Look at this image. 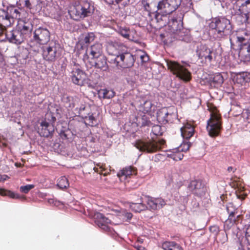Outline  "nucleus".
<instances>
[{"label": "nucleus", "mask_w": 250, "mask_h": 250, "mask_svg": "<svg viewBox=\"0 0 250 250\" xmlns=\"http://www.w3.org/2000/svg\"><path fill=\"white\" fill-rule=\"evenodd\" d=\"M94 10V6L90 2L81 0L72 5L68 10V13L72 19L78 21L91 16Z\"/></svg>", "instance_id": "nucleus-1"}, {"label": "nucleus", "mask_w": 250, "mask_h": 250, "mask_svg": "<svg viewBox=\"0 0 250 250\" xmlns=\"http://www.w3.org/2000/svg\"><path fill=\"white\" fill-rule=\"evenodd\" d=\"M106 50L109 55L116 56L114 62H124L125 58L134 61L133 56L127 52V48L122 43L116 41H109L106 42Z\"/></svg>", "instance_id": "nucleus-2"}, {"label": "nucleus", "mask_w": 250, "mask_h": 250, "mask_svg": "<svg viewBox=\"0 0 250 250\" xmlns=\"http://www.w3.org/2000/svg\"><path fill=\"white\" fill-rule=\"evenodd\" d=\"M231 48L239 52V56L244 62L250 61V40L244 37L237 36L235 42L229 39Z\"/></svg>", "instance_id": "nucleus-3"}, {"label": "nucleus", "mask_w": 250, "mask_h": 250, "mask_svg": "<svg viewBox=\"0 0 250 250\" xmlns=\"http://www.w3.org/2000/svg\"><path fill=\"white\" fill-rule=\"evenodd\" d=\"M23 14V9L16 7H8L7 11L0 10V22L4 26H9L14 22V19L20 20Z\"/></svg>", "instance_id": "nucleus-4"}, {"label": "nucleus", "mask_w": 250, "mask_h": 250, "mask_svg": "<svg viewBox=\"0 0 250 250\" xmlns=\"http://www.w3.org/2000/svg\"><path fill=\"white\" fill-rule=\"evenodd\" d=\"M50 39V33L45 27H39L32 31L29 44L31 47L47 44Z\"/></svg>", "instance_id": "nucleus-5"}, {"label": "nucleus", "mask_w": 250, "mask_h": 250, "mask_svg": "<svg viewBox=\"0 0 250 250\" xmlns=\"http://www.w3.org/2000/svg\"><path fill=\"white\" fill-rule=\"evenodd\" d=\"M209 27L215 29L221 37L228 35L231 30L230 21L224 17L215 18L210 23Z\"/></svg>", "instance_id": "nucleus-6"}, {"label": "nucleus", "mask_w": 250, "mask_h": 250, "mask_svg": "<svg viewBox=\"0 0 250 250\" xmlns=\"http://www.w3.org/2000/svg\"><path fill=\"white\" fill-rule=\"evenodd\" d=\"M207 129L208 134L211 137L217 136L221 128L220 116L217 109L210 113V119L207 122Z\"/></svg>", "instance_id": "nucleus-7"}, {"label": "nucleus", "mask_w": 250, "mask_h": 250, "mask_svg": "<svg viewBox=\"0 0 250 250\" xmlns=\"http://www.w3.org/2000/svg\"><path fill=\"white\" fill-rule=\"evenodd\" d=\"M166 204V201L161 198H154L146 195L142 197V210L146 209H159Z\"/></svg>", "instance_id": "nucleus-8"}, {"label": "nucleus", "mask_w": 250, "mask_h": 250, "mask_svg": "<svg viewBox=\"0 0 250 250\" xmlns=\"http://www.w3.org/2000/svg\"><path fill=\"white\" fill-rule=\"evenodd\" d=\"M143 101L142 112L146 114L147 115L142 117V127L145 126H150L151 125V123L149 119L150 117H151L155 107L149 97L144 98Z\"/></svg>", "instance_id": "nucleus-9"}, {"label": "nucleus", "mask_w": 250, "mask_h": 250, "mask_svg": "<svg viewBox=\"0 0 250 250\" xmlns=\"http://www.w3.org/2000/svg\"><path fill=\"white\" fill-rule=\"evenodd\" d=\"M179 5L177 0H162L158 2L157 8L159 14L167 15L175 11Z\"/></svg>", "instance_id": "nucleus-10"}, {"label": "nucleus", "mask_w": 250, "mask_h": 250, "mask_svg": "<svg viewBox=\"0 0 250 250\" xmlns=\"http://www.w3.org/2000/svg\"><path fill=\"white\" fill-rule=\"evenodd\" d=\"M190 147V143L189 142H184L179 146L171 149L167 152L166 154L167 157H169L174 161L181 160L183 157V152L187 151Z\"/></svg>", "instance_id": "nucleus-11"}, {"label": "nucleus", "mask_w": 250, "mask_h": 250, "mask_svg": "<svg viewBox=\"0 0 250 250\" xmlns=\"http://www.w3.org/2000/svg\"><path fill=\"white\" fill-rule=\"evenodd\" d=\"M167 67L174 74L185 81L190 79V74L180 63H167Z\"/></svg>", "instance_id": "nucleus-12"}, {"label": "nucleus", "mask_w": 250, "mask_h": 250, "mask_svg": "<svg viewBox=\"0 0 250 250\" xmlns=\"http://www.w3.org/2000/svg\"><path fill=\"white\" fill-rule=\"evenodd\" d=\"M196 54L200 62L214 61L213 57L215 55L209 48L205 45H200L196 50Z\"/></svg>", "instance_id": "nucleus-13"}, {"label": "nucleus", "mask_w": 250, "mask_h": 250, "mask_svg": "<svg viewBox=\"0 0 250 250\" xmlns=\"http://www.w3.org/2000/svg\"><path fill=\"white\" fill-rule=\"evenodd\" d=\"M72 81L75 84L80 86L87 85L90 86L92 85L90 80L87 78L85 72L79 69L73 71Z\"/></svg>", "instance_id": "nucleus-14"}, {"label": "nucleus", "mask_w": 250, "mask_h": 250, "mask_svg": "<svg viewBox=\"0 0 250 250\" xmlns=\"http://www.w3.org/2000/svg\"><path fill=\"white\" fill-rule=\"evenodd\" d=\"M19 2L21 6L29 9L33 14L39 13L43 6L41 0H19Z\"/></svg>", "instance_id": "nucleus-15"}, {"label": "nucleus", "mask_w": 250, "mask_h": 250, "mask_svg": "<svg viewBox=\"0 0 250 250\" xmlns=\"http://www.w3.org/2000/svg\"><path fill=\"white\" fill-rule=\"evenodd\" d=\"M5 38L10 43L17 45L21 44L24 40L22 33L17 29L11 31H6Z\"/></svg>", "instance_id": "nucleus-16"}, {"label": "nucleus", "mask_w": 250, "mask_h": 250, "mask_svg": "<svg viewBox=\"0 0 250 250\" xmlns=\"http://www.w3.org/2000/svg\"><path fill=\"white\" fill-rule=\"evenodd\" d=\"M188 188L194 194L199 196L204 195L206 190L204 185L199 180L192 181L188 185Z\"/></svg>", "instance_id": "nucleus-17"}, {"label": "nucleus", "mask_w": 250, "mask_h": 250, "mask_svg": "<svg viewBox=\"0 0 250 250\" xmlns=\"http://www.w3.org/2000/svg\"><path fill=\"white\" fill-rule=\"evenodd\" d=\"M165 141L161 140L159 142L156 141L143 142L142 141V151L148 153L155 152L161 148V146L164 145Z\"/></svg>", "instance_id": "nucleus-18"}, {"label": "nucleus", "mask_w": 250, "mask_h": 250, "mask_svg": "<svg viewBox=\"0 0 250 250\" xmlns=\"http://www.w3.org/2000/svg\"><path fill=\"white\" fill-rule=\"evenodd\" d=\"M94 219L95 223L98 227L105 231L110 230V228L107 224L110 223V220L106 218L104 215L100 212H96L94 214Z\"/></svg>", "instance_id": "nucleus-19"}, {"label": "nucleus", "mask_w": 250, "mask_h": 250, "mask_svg": "<svg viewBox=\"0 0 250 250\" xmlns=\"http://www.w3.org/2000/svg\"><path fill=\"white\" fill-rule=\"evenodd\" d=\"M55 43L51 42L50 46L43 49L42 56L46 61L54 62L56 58V47L55 46Z\"/></svg>", "instance_id": "nucleus-20"}, {"label": "nucleus", "mask_w": 250, "mask_h": 250, "mask_svg": "<svg viewBox=\"0 0 250 250\" xmlns=\"http://www.w3.org/2000/svg\"><path fill=\"white\" fill-rule=\"evenodd\" d=\"M137 174V169L132 166H128L123 168L117 174L118 177L121 181H125L131 175Z\"/></svg>", "instance_id": "nucleus-21"}, {"label": "nucleus", "mask_w": 250, "mask_h": 250, "mask_svg": "<svg viewBox=\"0 0 250 250\" xmlns=\"http://www.w3.org/2000/svg\"><path fill=\"white\" fill-rule=\"evenodd\" d=\"M41 129L40 130V134L41 136L48 137L51 135L54 131V125L49 123L46 121H42L41 123Z\"/></svg>", "instance_id": "nucleus-22"}, {"label": "nucleus", "mask_w": 250, "mask_h": 250, "mask_svg": "<svg viewBox=\"0 0 250 250\" xmlns=\"http://www.w3.org/2000/svg\"><path fill=\"white\" fill-rule=\"evenodd\" d=\"M233 81L240 85H245L250 82V73L247 72L238 73L234 76Z\"/></svg>", "instance_id": "nucleus-23"}, {"label": "nucleus", "mask_w": 250, "mask_h": 250, "mask_svg": "<svg viewBox=\"0 0 250 250\" xmlns=\"http://www.w3.org/2000/svg\"><path fill=\"white\" fill-rule=\"evenodd\" d=\"M181 136L184 139H189L194 133V128L193 126L188 123L184 124L183 126L181 127Z\"/></svg>", "instance_id": "nucleus-24"}, {"label": "nucleus", "mask_w": 250, "mask_h": 250, "mask_svg": "<svg viewBox=\"0 0 250 250\" xmlns=\"http://www.w3.org/2000/svg\"><path fill=\"white\" fill-rule=\"evenodd\" d=\"M103 46L100 43H96L87 49L86 52L91 56L92 58H97L102 53Z\"/></svg>", "instance_id": "nucleus-25"}, {"label": "nucleus", "mask_w": 250, "mask_h": 250, "mask_svg": "<svg viewBox=\"0 0 250 250\" xmlns=\"http://www.w3.org/2000/svg\"><path fill=\"white\" fill-rule=\"evenodd\" d=\"M19 31L22 33V36L25 39L26 37L29 33L31 34L32 33V25L29 22H25L21 21V23H19L18 27L16 28Z\"/></svg>", "instance_id": "nucleus-26"}, {"label": "nucleus", "mask_w": 250, "mask_h": 250, "mask_svg": "<svg viewBox=\"0 0 250 250\" xmlns=\"http://www.w3.org/2000/svg\"><path fill=\"white\" fill-rule=\"evenodd\" d=\"M168 107L160 109L157 112V121L162 124L167 123V115L168 114Z\"/></svg>", "instance_id": "nucleus-27"}, {"label": "nucleus", "mask_w": 250, "mask_h": 250, "mask_svg": "<svg viewBox=\"0 0 250 250\" xmlns=\"http://www.w3.org/2000/svg\"><path fill=\"white\" fill-rule=\"evenodd\" d=\"M49 13L54 18L58 19L63 14V11L62 6L58 5L57 3H53Z\"/></svg>", "instance_id": "nucleus-28"}, {"label": "nucleus", "mask_w": 250, "mask_h": 250, "mask_svg": "<svg viewBox=\"0 0 250 250\" xmlns=\"http://www.w3.org/2000/svg\"><path fill=\"white\" fill-rule=\"evenodd\" d=\"M164 250H184L182 247L174 241H165L162 244Z\"/></svg>", "instance_id": "nucleus-29"}, {"label": "nucleus", "mask_w": 250, "mask_h": 250, "mask_svg": "<svg viewBox=\"0 0 250 250\" xmlns=\"http://www.w3.org/2000/svg\"><path fill=\"white\" fill-rule=\"evenodd\" d=\"M239 11L240 14L244 15V21H247L248 19V15L250 13V0H247L241 3L239 6Z\"/></svg>", "instance_id": "nucleus-30"}, {"label": "nucleus", "mask_w": 250, "mask_h": 250, "mask_svg": "<svg viewBox=\"0 0 250 250\" xmlns=\"http://www.w3.org/2000/svg\"><path fill=\"white\" fill-rule=\"evenodd\" d=\"M64 106L68 109L73 108L76 104V100L72 97L63 95L62 99Z\"/></svg>", "instance_id": "nucleus-31"}, {"label": "nucleus", "mask_w": 250, "mask_h": 250, "mask_svg": "<svg viewBox=\"0 0 250 250\" xmlns=\"http://www.w3.org/2000/svg\"><path fill=\"white\" fill-rule=\"evenodd\" d=\"M98 94L100 98L103 99H111L115 96V93L113 90L104 88L99 90Z\"/></svg>", "instance_id": "nucleus-32"}, {"label": "nucleus", "mask_w": 250, "mask_h": 250, "mask_svg": "<svg viewBox=\"0 0 250 250\" xmlns=\"http://www.w3.org/2000/svg\"><path fill=\"white\" fill-rule=\"evenodd\" d=\"M235 222V218L233 217L229 216L228 219L224 223V229L227 235V231H229L231 228L232 229H237L236 227L234 226Z\"/></svg>", "instance_id": "nucleus-33"}, {"label": "nucleus", "mask_w": 250, "mask_h": 250, "mask_svg": "<svg viewBox=\"0 0 250 250\" xmlns=\"http://www.w3.org/2000/svg\"><path fill=\"white\" fill-rule=\"evenodd\" d=\"M168 114L167 115V123H172L177 119V113L174 106L168 107Z\"/></svg>", "instance_id": "nucleus-34"}, {"label": "nucleus", "mask_w": 250, "mask_h": 250, "mask_svg": "<svg viewBox=\"0 0 250 250\" xmlns=\"http://www.w3.org/2000/svg\"><path fill=\"white\" fill-rule=\"evenodd\" d=\"M57 186L61 189L68 188L69 186L68 179L65 176H61L58 179Z\"/></svg>", "instance_id": "nucleus-35"}, {"label": "nucleus", "mask_w": 250, "mask_h": 250, "mask_svg": "<svg viewBox=\"0 0 250 250\" xmlns=\"http://www.w3.org/2000/svg\"><path fill=\"white\" fill-rule=\"evenodd\" d=\"M143 16L146 19V20H150L151 19V14H154L151 12L150 6L148 3H143ZM143 8H142V10Z\"/></svg>", "instance_id": "nucleus-36"}, {"label": "nucleus", "mask_w": 250, "mask_h": 250, "mask_svg": "<svg viewBox=\"0 0 250 250\" xmlns=\"http://www.w3.org/2000/svg\"><path fill=\"white\" fill-rule=\"evenodd\" d=\"M171 36H173V39L186 41V37H185V33L180 29H173Z\"/></svg>", "instance_id": "nucleus-37"}, {"label": "nucleus", "mask_w": 250, "mask_h": 250, "mask_svg": "<svg viewBox=\"0 0 250 250\" xmlns=\"http://www.w3.org/2000/svg\"><path fill=\"white\" fill-rule=\"evenodd\" d=\"M95 38V36L93 33H88L84 36L83 39L81 40L80 42L83 45L84 44H88L93 42Z\"/></svg>", "instance_id": "nucleus-38"}, {"label": "nucleus", "mask_w": 250, "mask_h": 250, "mask_svg": "<svg viewBox=\"0 0 250 250\" xmlns=\"http://www.w3.org/2000/svg\"><path fill=\"white\" fill-rule=\"evenodd\" d=\"M0 195L1 196H7L11 198H19L20 195L17 194H15L13 192L6 190L3 188L0 189Z\"/></svg>", "instance_id": "nucleus-39"}, {"label": "nucleus", "mask_w": 250, "mask_h": 250, "mask_svg": "<svg viewBox=\"0 0 250 250\" xmlns=\"http://www.w3.org/2000/svg\"><path fill=\"white\" fill-rule=\"evenodd\" d=\"M226 209L229 214V216L234 217V215L238 213L237 208H236L231 203H229L227 205Z\"/></svg>", "instance_id": "nucleus-40"}, {"label": "nucleus", "mask_w": 250, "mask_h": 250, "mask_svg": "<svg viewBox=\"0 0 250 250\" xmlns=\"http://www.w3.org/2000/svg\"><path fill=\"white\" fill-rule=\"evenodd\" d=\"M85 120L87 124L90 126H94L97 124L96 119L93 116L92 114L89 113L88 116L85 117Z\"/></svg>", "instance_id": "nucleus-41"}, {"label": "nucleus", "mask_w": 250, "mask_h": 250, "mask_svg": "<svg viewBox=\"0 0 250 250\" xmlns=\"http://www.w3.org/2000/svg\"><path fill=\"white\" fill-rule=\"evenodd\" d=\"M56 121V117L52 112H48L45 114L44 121H46L49 123H51L52 125H54Z\"/></svg>", "instance_id": "nucleus-42"}, {"label": "nucleus", "mask_w": 250, "mask_h": 250, "mask_svg": "<svg viewBox=\"0 0 250 250\" xmlns=\"http://www.w3.org/2000/svg\"><path fill=\"white\" fill-rule=\"evenodd\" d=\"M212 81L214 83L220 84L223 83L224 78L221 73H217L214 75Z\"/></svg>", "instance_id": "nucleus-43"}, {"label": "nucleus", "mask_w": 250, "mask_h": 250, "mask_svg": "<svg viewBox=\"0 0 250 250\" xmlns=\"http://www.w3.org/2000/svg\"><path fill=\"white\" fill-rule=\"evenodd\" d=\"M151 133L155 136H159L162 134V127L159 125H154L151 127Z\"/></svg>", "instance_id": "nucleus-44"}, {"label": "nucleus", "mask_w": 250, "mask_h": 250, "mask_svg": "<svg viewBox=\"0 0 250 250\" xmlns=\"http://www.w3.org/2000/svg\"><path fill=\"white\" fill-rule=\"evenodd\" d=\"M34 185H27L25 186H21L20 188V190L21 192L26 194L28 193L30 190L34 188Z\"/></svg>", "instance_id": "nucleus-45"}, {"label": "nucleus", "mask_w": 250, "mask_h": 250, "mask_svg": "<svg viewBox=\"0 0 250 250\" xmlns=\"http://www.w3.org/2000/svg\"><path fill=\"white\" fill-rule=\"evenodd\" d=\"M71 132L70 130L66 129L64 130H61L60 133V135L62 139H68L69 136L71 135Z\"/></svg>", "instance_id": "nucleus-46"}, {"label": "nucleus", "mask_w": 250, "mask_h": 250, "mask_svg": "<svg viewBox=\"0 0 250 250\" xmlns=\"http://www.w3.org/2000/svg\"><path fill=\"white\" fill-rule=\"evenodd\" d=\"M166 153L167 152L163 153H158L153 156L152 159L155 161H163L166 157H167V155Z\"/></svg>", "instance_id": "nucleus-47"}, {"label": "nucleus", "mask_w": 250, "mask_h": 250, "mask_svg": "<svg viewBox=\"0 0 250 250\" xmlns=\"http://www.w3.org/2000/svg\"><path fill=\"white\" fill-rule=\"evenodd\" d=\"M96 68H99L103 71H106L108 69L107 63H94Z\"/></svg>", "instance_id": "nucleus-48"}, {"label": "nucleus", "mask_w": 250, "mask_h": 250, "mask_svg": "<svg viewBox=\"0 0 250 250\" xmlns=\"http://www.w3.org/2000/svg\"><path fill=\"white\" fill-rule=\"evenodd\" d=\"M245 236L248 244L250 245V224L246 226Z\"/></svg>", "instance_id": "nucleus-49"}, {"label": "nucleus", "mask_w": 250, "mask_h": 250, "mask_svg": "<svg viewBox=\"0 0 250 250\" xmlns=\"http://www.w3.org/2000/svg\"><path fill=\"white\" fill-rule=\"evenodd\" d=\"M149 60L148 54L145 51L142 50V62H147Z\"/></svg>", "instance_id": "nucleus-50"}, {"label": "nucleus", "mask_w": 250, "mask_h": 250, "mask_svg": "<svg viewBox=\"0 0 250 250\" xmlns=\"http://www.w3.org/2000/svg\"><path fill=\"white\" fill-rule=\"evenodd\" d=\"M6 31L3 26L0 25V40L3 41L5 40V35Z\"/></svg>", "instance_id": "nucleus-51"}, {"label": "nucleus", "mask_w": 250, "mask_h": 250, "mask_svg": "<svg viewBox=\"0 0 250 250\" xmlns=\"http://www.w3.org/2000/svg\"><path fill=\"white\" fill-rule=\"evenodd\" d=\"M209 230L211 232L216 234L219 231V228L216 226H211L209 228Z\"/></svg>", "instance_id": "nucleus-52"}, {"label": "nucleus", "mask_w": 250, "mask_h": 250, "mask_svg": "<svg viewBox=\"0 0 250 250\" xmlns=\"http://www.w3.org/2000/svg\"><path fill=\"white\" fill-rule=\"evenodd\" d=\"M108 4H114L115 3L118 4L123 0H104Z\"/></svg>", "instance_id": "nucleus-53"}, {"label": "nucleus", "mask_w": 250, "mask_h": 250, "mask_svg": "<svg viewBox=\"0 0 250 250\" xmlns=\"http://www.w3.org/2000/svg\"><path fill=\"white\" fill-rule=\"evenodd\" d=\"M93 170H94L95 172H98L100 174H101V175H103L104 176H106L108 174H109V172H105V173H103V171H102L101 170L100 171H99V169L97 167H93Z\"/></svg>", "instance_id": "nucleus-54"}, {"label": "nucleus", "mask_w": 250, "mask_h": 250, "mask_svg": "<svg viewBox=\"0 0 250 250\" xmlns=\"http://www.w3.org/2000/svg\"><path fill=\"white\" fill-rule=\"evenodd\" d=\"M121 35L125 38H128L129 34L128 32L126 30H122L121 31Z\"/></svg>", "instance_id": "nucleus-55"}, {"label": "nucleus", "mask_w": 250, "mask_h": 250, "mask_svg": "<svg viewBox=\"0 0 250 250\" xmlns=\"http://www.w3.org/2000/svg\"><path fill=\"white\" fill-rule=\"evenodd\" d=\"M134 146L141 151V140H137L134 143Z\"/></svg>", "instance_id": "nucleus-56"}, {"label": "nucleus", "mask_w": 250, "mask_h": 250, "mask_svg": "<svg viewBox=\"0 0 250 250\" xmlns=\"http://www.w3.org/2000/svg\"><path fill=\"white\" fill-rule=\"evenodd\" d=\"M246 114V119L249 123H250V108L247 110Z\"/></svg>", "instance_id": "nucleus-57"}, {"label": "nucleus", "mask_w": 250, "mask_h": 250, "mask_svg": "<svg viewBox=\"0 0 250 250\" xmlns=\"http://www.w3.org/2000/svg\"><path fill=\"white\" fill-rule=\"evenodd\" d=\"M96 166H97V167H100V169H101V171H104V170H105V168H104V166H105V165H101L100 163H98L97 164H96Z\"/></svg>", "instance_id": "nucleus-58"}, {"label": "nucleus", "mask_w": 250, "mask_h": 250, "mask_svg": "<svg viewBox=\"0 0 250 250\" xmlns=\"http://www.w3.org/2000/svg\"><path fill=\"white\" fill-rule=\"evenodd\" d=\"M173 176H168V177L167 179V184L170 185L173 182Z\"/></svg>", "instance_id": "nucleus-59"}, {"label": "nucleus", "mask_w": 250, "mask_h": 250, "mask_svg": "<svg viewBox=\"0 0 250 250\" xmlns=\"http://www.w3.org/2000/svg\"><path fill=\"white\" fill-rule=\"evenodd\" d=\"M125 216L128 219H130L132 217V214L131 213L127 212L125 214Z\"/></svg>", "instance_id": "nucleus-60"}, {"label": "nucleus", "mask_w": 250, "mask_h": 250, "mask_svg": "<svg viewBox=\"0 0 250 250\" xmlns=\"http://www.w3.org/2000/svg\"><path fill=\"white\" fill-rule=\"evenodd\" d=\"M135 248L137 250H141V246H139V245H137L136 246H135Z\"/></svg>", "instance_id": "nucleus-61"}, {"label": "nucleus", "mask_w": 250, "mask_h": 250, "mask_svg": "<svg viewBox=\"0 0 250 250\" xmlns=\"http://www.w3.org/2000/svg\"><path fill=\"white\" fill-rule=\"evenodd\" d=\"M233 169V168L231 167H229L228 168V170L229 171H231Z\"/></svg>", "instance_id": "nucleus-62"}, {"label": "nucleus", "mask_w": 250, "mask_h": 250, "mask_svg": "<svg viewBox=\"0 0 250 250\" xmlns=\"http://www.w3.org/2000/svg\"><path fill=\"white\" fill-rule=\"evenodd\" d=\"M48 202H49V203H53V199H49V200H48Z\"/></svg>", "instance_id": "nucleus-63"}, {"label": "nucleus", "mask_w": 250, "mask_h": 250, "mask_svg": "<svg viewBox=\"0 0 250 250\" xmlns=\"http://www.w3.org/2000/svg\"><path fill=\"white\" fill-rule=\"evenodd\" d=\"M133 205L134 206V208H135L136 206H139V205L137 204H134ZM132 208H133V207L132 206Z\"/></svg>", "instance_id": "nucleus-64"}]
</instances>
